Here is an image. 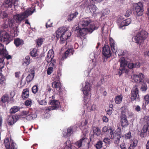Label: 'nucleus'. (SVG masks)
<instances>
[{"label":"nucleus","instance_id":"obj_1","mask_svg":"<svg viewBox=\"0 0 149 149\" xmlns=\"http://www.w3.org/2000/svg\"><path fill=\"white\" fill-rule=\"evenodd\" d=\"M35 10L34 8H29L22 13L14 15L13 16V18L16 22L20 23L22 20L32 14Z\"/></svg>","mask_w":149,"mask_h":149},{"label":"nucleus","instance_id":"obj_2","mask_svg":"<svg viewBox=\"0 0 149 149\" xmlns=\"http://www.w3.org/2000/svg\"><path fill=\"white\" fill-rule=\"evenodd\" d=\"M71 35L65 27L59 28L56 31V37L58 38H60V42L61 44L65 42Z\"/></svg>","mask_w":149,"mask_h":149},{"label":"nucleus","instance_id":"obj_3","mask_svg":"<svg viewBox=\"0 0 149 149\" xmlns=\"http://www.w3.org/2000/svg\"><path fill=\"white\" fill-rule=\"evenodd\" d=\"M133 10L134 14L137 16H142L144 10L143 4L141 2L134 4Z\"/></svg>","mask_w":149,"mask_h":149},{"label":"nucleus","instance_id":"obj_4","mask_svg":"<svg viewBox=\"0 0 149 149\" xmlns=\"http://www.w3.org/2000/svg\"><path fill=\"white\" fill-rule=\"evenodd\" d=\"M54 96H52L51 100L50 99L49 104L52 105L49 107H46L45 108L46 111H50L53 110L57 109L59 108L60 106L59 102L57 100L54 99Z\"/></svg>","mask_w":149,"mask_h":149},{"label":"nucleus","instance_id":"obj_5","mask_svg":"<svg viewBox=\"0 0 149 149\" xmlns=\"http://www.w3.org/2000/svg\"><path fill=\"white\" fill-rule=\"evenodd\" d=\"M139 89L137 86L135 85L132 88L131 93V100L132 101L136 100L139 101L140 100L139 94Z\"/></svg>","mask_w":149,"mask_h":149},{"label":"nucleus","instance_id":"obj_6","mask_svg":"<svg viewBox=\"0 0 149 149\" xmlns=\"http://www.w3.org/2000/svg\"><path fill=\"white\" fill-rule=\"evenodd\" d=\"M133 80L135 82L138 83H143L145 79V76L140 73L138 74H134L132 76Z\"/></svg>","mask_w":149,"mask_h":149},{"label":"nucleus","instance_id":"obj_7","mask_svg":"<svg viewBox=\"0 0 149 149\" xmlns=\"http://www.w3.org/2000/svg\"><path fill=\"white\" fill-rule=\"evenodd\" d=\"M10 36L5 31H0V41L2 42H9Z\"/></svg>","mask_w":149,"mask_h":149},{"label":"nucleus","instance_id":"obj_8","mask_svg":"<svg viewBox=\"0 0 149 149\" xmlns=\"http://www.w3.org/2000/svg\"><path fill=\"white\" fill-rule=\"evenodd\" d=\"M98 23L97 21H91L88 29L89 32L92 33L94 30L98 29Z\"/></svg>","mask_w":149,"mask_h":149},{"label":"nucleus","instance_id":"obj_9","mask_svg":"<svg viewBox=\"0 0 149 149\" xmlns=\"http://www.w3.org/2000/svg\"><path fill=\"white\" fill-rule=\"evenodd\" d=\"M15 0H5L2 5V7L4 8H11L15 6Z\"/></svg>","mask_w":149,"mask_h":149},{"label":"nucleus","instance_id":"obj_10","mask_svg":"<svg viewBox=\"0 0 149 149\" xmlns=\"http://www.w3.org/2000/svg\"><path fill=\"white\" fill-rule=\"evenodd\" d=\"M102 53L103 55L107 57L111 56V53L109 46L107 45H105L103 48Z\"/></svg>","mask_w":149,"mask_h":149},{"label":"nucleus","instance_id":"obj_11","mask_svg":"<svg viewBox=\"0 0 149 149\" xmlns=\"http://www.w3.org/2000/svg\"><path fill=\"white\" fill-rule=\"evenodd\" d=\"M91 86L88 82L85 83V85L83 88L82 91L85 96H87L91 93Z\"/></svg>","mask_w":149,"mask_h":149},{"label":"nucleus","instance_id":"obj_12","mask_svg":"<svg viewBox=\"0 0 149 149\" xmlns=\"http://www.w3.org/2000/svg\"><path fill=\"white\" fill-rule=\"evenodd\" d=\"M4 144L6 149H15V146L16 145L15 143L13 142L10 143L8 138L4 140Z\"/></svg>","mask_w":149,"mask_h":149},{"label":"nucleus","instance_id":"obj_13","mask_svg":"<svg viewBox=\"0 0 149 149\" xmlns=\"http://www.w3.org/2000/svg\"><path fill=\"white\" fill-rule=\"evenodd\" d=\"M131 22V19L128 18L125 20H123L121 22H118V25L119 28H122L123 27L127 26L130 24Z\"/></svg>","mask_w":149,"mask_h":149},{"label":"nucleus","instance_id":"obj_14","mask_svg":"<svg viewBox=\"0 0 149 149\" xmlns=\"http://www.w3.org/2000/svg\"><path fill=\"white\" fill-rule=\"evenodd\" d=\"M121 128L118 127L115 132V134L113 135V139L116 140L117 142H119L121 137Z\"/></svg>","mask_w":149,"mask_h":149},{"label":"nucleus","instance_id":"obj_15","mask_svg":"<svg viewBox=\"0 0 149 149\" xmlns=\"http://www.w3.org/2000/svg\"><path fill=\"white\" fill-rule=\"evenodd\" d=\"M120 67L121 70H125L127 64V62L124 58L121 57L119 59Z\"/></svg>","mask_w":149,"mask_h":149},{"label":"nucleus","instance_id":"obj_16","mask_svg":"<svg viewBox=\"0 0 149 149\" xmlns=\"http://www.w3.org/2000/svg\"><path fill=\"white\" fill-rule=\"evenodd\" d=\"M120 122L121 125L123 127L127 126L128 124V122L127 120L126 116L125 114L122 115L121 117Z\"/></svg>","mask_w":149,"mask_h":149},{"label":"nucleus","instance_id":"obj_17","mask_svg":"<svg viewBox=\"0 0 149 149\" xmlns=\"http://www.w3.org/2000/svg\"><path fill=\"white\" fill-rule=\"evenodd\" d=\"M91 21L88 18L84 19L80 22L79 25L82 27H85L89 25Z\"/></svg>","mask_w":149,"mask_h":149},{"label":"nucleus","instance_id":"obj_18","mask_svg":"<svg viewBox=\"0 0 149 149\" xmlns=\"http://www.w3.org/2000/svg\"><path fill=\"white\" fill-rule=\"evenodd\" d=\"M109 41L110 45L112 52L114 53H116L117 51V47L114 40L112 38H111L109 39Z\"/></svg>","mask_w":149,"mask_h":149},{"label":"nucleus","instance_id":"obj_19","mask_svg":"<svg viewBox=\"0 0 149 149\" xmlns=\"http://www.w3.org/2000/svg\"><path fill=\"white\" fill-rule=\"evenodd\" d=\"M88 141V139L85 137H83L81 139L76 142L75 144L79 148L81 147L82 145H84Z\"/></svg>","mask_w":149,"mask_h":149},{"label":"nucleus","instance_id":"obj_20","mask_svg":"<svg viewBox=\"0 0 149 149\" xmlns=\"http://www.w3.org/2000/svg\"><path fill=\"white\" fill-rule=\"evenodd\" d=\"M115 129L113 127L111 126H109L107 132L106 133L107 136L110 137L111 139H113V135L114 134Z\"/></svg>","mask_w":149,"mask_h":149},{"label":"nucleus","instance_id":"obj_21","mask_svg":"<svg viewBox=\"0 0 149 149\" xmlns=\"http://www.w3.org/2000/svg\"><path fill=\"white\" fill-rule=\"evenodd\" d=\"M142 40H144L148 37V33L147 32L144 30H141L138 33Z\"/></svg>","mask_w":149,"mask_h":149},{"label":"nucleus","instance_id":"obj_22","mask_svg":"<svg viewBox=\"0 0 149 149\" xmlns=\"http://www.w3.org/2000/svg\"><path fill=\"white\" fill-rule=\"evenodd\" d=\"M53 88H55L59 92L61 91V85L60 82L54 81L52 83Z\"/></svg>","mask_w":149,"mask_h":149},{"label":"nucleus","instance_id":"obj_23","mask_svg":"<svg viewBox=\"0 0 149 149\" xmlns=\"http://www.w3.org/2000/svg\"><path fill=\"white\" fill-rule=\"evenodd\" d=\"M17 116L9 117L8 120V124L10 125H13L17 121Z\"/></svg>","mask_w":149,"mask_h":149},{"label":"nucleus","instance_id":"obj_24","mask_svg":"<svg viewBox=\"0 0 149 149\" xmlns=\"http://www.w3.org/2000/svg\"><path fill=\"white\" fill-rule=\"evenodd\" d=\"M139 35L138 33L135 36L133 37L132 40L133 42L139 44L142 42V40Z\"/></svg>","mask_w":149,"mask_h":149},{"label":"nucleus","instance_id":"obj_25","mask_svg":"<svg viewBox=\"0 0 149 149\" xmlns=\"http://www.w3.org/2000/svg\"><path fill=\"white\" fill-rule=\"evenodd\" d=\"M89 32L87 28H82L79 30V34L81 36L86 35L88 32Z\"/></svg>","mask_w":149,"mask_h":149},{"label":"nucleus","instance_id":"obj_26","mask_svg":"<svg viewBox=\"0 0 149 149\" xmlns=\"http://www.w3.org/2000/svg\"><path fill=\"white\" fill-rule=\"evenodd\" d=\"M29 90L28 88L24 89L23 90L22 96L24 99L27 98L29 96Z\"/></svg>","mask_w":149,"mask_h":149},{"label":"nucleus","instance_id":"obj_27","mask_svg":"<svg viewBox=\"0 0 149 149\" xmlns=\"http://www.w3.org/2000/svg\"><path fill=\"white\" fill-rule=\"evenodd\" d=\"M123 98V96L121 94L116 96L115 98L116 103L117 104H120L122 101Z\"/></svg>","mask_w":149,"mask_h":149},{"label":"nucleus","instance_id":"obj_28","mask_svg":"<svg viewBox=\"0 0 149 149\" xmlns=\"http://www.w3.org/2000/svg\"><path fill=\"white\" fill-rule=\"evenodd\" d=\"M88 7L91 13L94 14L96 13V11L97 8L95 5L94 4L90 5L88 6Z\"/></svg>","mask_w":149,"mask_h":149},{"label":"nucleus","instance_id":"obj_29","mask_svg":"<svg viewBox=\"0 0 149 149\" xmlns=\"http://www.w3.org/2000/svg\"><path fill=\"white\" fill-rule=\"evenodd\" d=\"M14 42L15 45L17 47L19 45H22L23 44V40L18 38H17L15 39L14 40Z\"/></svg>","mask_w":149,"mask_h":149},{"label":"nucleus","instance_id":"obj_30","mask_svg":"<svg viewBox=\"0 0 149 149\" xmlns=\"http://www.w3.org/2000/svg\"><path fill=\"white\" fill-rule=\"evenodd\" d=\"M7 52L3 45L0 43V54L6 55Z\"/></svg>","mask_w":149,"mask_h":149},{"label":"nucleus","instance_id":"obj_31","mask_svg":"<svg viewBox=\"0 0 149 149\" xmlns=\"http://www.w3.org/2000/svg\"><path fill=\"white\" fill-rule=\"evenodd\" d=\"M13 23L14 20L11 19H9L6 20L5 23L7 25V27H8V26L12 27L13 25Z\"/></svg>","mask_w":149,"mask_h":149},{"label":"nucleus","instance_id":"obj_32","mask_svg":"<svg viewBox=\"0 0 149 149\" xmlns=\"http://www.w3.org/2000/svg\"><path fill=\"white\" fill-rule=\"evenodd\" d=\"M88 123V120H85L84 123V125L83 126L82 128V129L84 132L86 133L88 132V130L87 129L88 126L86 125Z\"/></svg>","mask_w":149,"mask_h":149},{"label":"nucleus","instance_id":"obj_33","mask_svg":"<svg viewBox=\"0 0 149 149\" xmlns=\"http://www.w3.org/2000/svg\"><path fill=\"white\" fill-rule=\"evenodd\" d=\"M145 101V104H143L142 107L144 109L146 105H147L149 103V95L147 94L144 97Z\"/></svg>","mask_w":149,"mask_h":149},{"label":"nucleus","instance_id":"obj_34","mask_svg":"<svg viewBox=\"0 0 149 149\" xmlns=\"http://www.w3.org/2000/svg\"><path fill=\"white\" fill-rule=\"evenodd\" d=\"M93 129L94 134L97 136H98L101 134V130L98 127H94Z\"/></svg>","mask_w":149,"mask_h":149},{"label":"nucleus","instance_id":"obj_35","mask_svg":"<svg viewBox=\"0 0 149 149\" xmlns=\"http://www.w3.org/2000/svg\"><path fill=\"white\" fill-rule=\"evenodd\" d=\"M78 13L75 12L74 13L70 15L68 17V20L69 21H70L72 20L73 18L76 17V16L78 15Z\"/></svg>","mask_w":149,"mask_h":149},{"label":"nucleus","instance_id":"obj_36","mask_svg":"<svg viewBox=\"0 0 149 149\" xmlns=\"http://www.w3.org/2000/svg\"><path fill=\"white\" fill-rule=\"evenodd\" d=\"M29 111H22L20 115L17 116V117L18 119L23 118V116H26L29 114Z\"/></svg>","mask_w":149,"mask_h":149},{"label":"nucleus","instance_id":"obj_37","mask_svg":"<svg viewBox=\"0 0 149 149\" xmlns=\"http://www.w3.org/2000/svg\"><path fill=\"white\" fill-rule=\"evenodd\" d=\"M19 110V108L17 106H14L10 109L11 113H15Z\"/></svg>","mask_w":149,"mask_h":149},{"label":"nucleus","instance_id":"obj_38","mask_svg":"<svg viewBox=\"0 0 149 149\" xmlns=\"http://www.w3.org/2000/svg\"><path fill=\"white\" fill-rule=\"evenodd\" d=\"M142 86L141 87V90L142 92L146 91L147 89V87L146 84L144 82L141 83Z\"/></svg>","mask_w":149,"mask_h":149},{"label":"nucleus","instance_id":"obj_39","mask_svg":"<svg viewBox=\"0 0 149 149\" xmlns=\"http://www.w3.org/2000/svg\"><path fill=\"white\" fill-rule=\"evenodd\" d=\"M30 54L31 56L33 57H35L38 55L37 52V49H36L34 48L31 50Z\"/></svg>","mask_w":149,"mask_h":149},{"label":"nucleus","instance_id":"obj_40","mask_svg":"<svg viewBox=\"0 0 149 149\" xmlns=\"http://www.w3.org/2000/svg\"><path fill=\"white\" fill-rule=\"evenodd\" d=\"M95 147L97 149H99L102 147V141H99L97 142L95 145Z\"/></svg>","mask_w":149,"mask_h":149},{"label":"nucleus","instance_id":"obj_41","mask_svg":"<svg viewBox=\"0 0 149 149\" xmlns=\"http://www.w3.org/2000/svg\"><path fill=\"white\" fill-rule=\"evenodd\" d=\"M9 100V97L7 95H3L1 98V101L5 103L6 102H8Z\"/></svg>","mask_w":149,"mask_h":149},{"label":"nucleus","instance_id":"obj_42","mask_svg":"<svg viewBox=\"0 0 149 149\" xmlns=\"http://www.w3.org/2000/svg\"><path fill=\"white\" fill-rule=\"evenodd\" d=\"M34 76V75L33 74L28 75L26 78V81L28 82H30L33 79Z\"/></svg>","mask_w":149,"mask_h":149},{"label":"nucleus","instance_id":"obj_43","mask_svg":"<svg viewBox=\"0 0 149 149\" xmlns=\"http://www.w3.org/2000/svg\"><path fill=\"white\" fill-rule=\"evenodd\" d=\"M123 137L126 139H130L132 137L131 132H129L128 133L125 134L124 135Z\"/></svg>","mask_w":149,"mask_h":149},{"label":"nucleus","instance_id":"obj_44","mask_svg":"<svg viewBox=\"0 0 149 149\" xmlns=\"http://www.w3.org/2000/svg\"><path fill=\"white\" fill-rule=\"evenodd\" d=\"M148 124L145 125L144 126L143 128L142 129L141 131V133L142 134L143 133V134H144L145 133L147 132L148 129Z\"/></svg>","mask_w":149,"mask_h":149},{"label":"nucleus","instance_id":"obj_45","mask_svg":"<svg viewBox=\"0 0 149 149\" xmlns=\"http://www.w3.org/2000/svg\"><path fill=\"white\" fill-rule=\"evenodd\" d=\"M47 56L53 58L54 57V52L53 50L52 49L48 51Z\"/></svg>","mask_w":149,"mask_h":149},{"label":"nucleus","instance_id":"obj_46","mask_svg":"<svg viewBox=\"0 0 149 149\" xmlns=\"http://www.w3.org/2000/svg\"><path fill=\"white\" fill-rule=\"evenodd\" d=\"M137 143V140L136 139H134L132 141V143L130 144V146H131L132 148H134L136 146Z\"/></svg>","mask_w":149,"mask_h":149},{"label":"nucleus","instance_id":"obj_47","mask_svg":"<svg viewBox=\"0 0 149 149\" xmlns=\"http://www.w3.org/2000/svg\"><path fill=\"white\" fill-rule=\"evenodd\" d=\"M65 148H70L71 147V142L70 141L68 140L64 144Z\"/></svg>","mask_w":149,"mask_h":149},{"label":"nucleus","instance_id":"obj_48","mask_svg":"<svg viewBox=\"0 0 149 149\" xmlns=\"http://www.w3.org/2000/svg\"><path fill=\"white\" fill-rule=\"evenodd\" d=\"M8 16V14L4 11H1L0 14V16L2 18H7Z\"/></svg>","mask_w":149,"mask_h":149},{"label":"nucleus","instance_id":"obj_49","mask_svg":"<svg viewBox=\"0 0 149 149\" xmlns=\"http://www.w3.org/2000/svg\"><path fill=\"white\" fill-rule=\"evenodd\" d=\"M72 128L71 127H69L67 129V131L66 132V131L65 130V131H64V132H65L66 133V135L68 136H70L71 135V134L72 133Z\"/></svg>","mask_w":149,"mask_h":149},{"label":"nucleus","instance_id":"obj_50","mask_svg":"<svg viewBox=\"0 0 149 149\" xmlns=\"http://www.w3.org/2000/svg\"><path fill=\"white\" fill-rule=\"evenodd\" d=\"M56 63V60L54 59H53V60L51 61V62L50 63L49 67L52 68L53 69L55 67V64Z\"/></svg>","mask_w":149,"mask_h":149},{"label":"nucleus","instance_id":"obj_51","mask_svg":"<svg viewBox=\"0 0 149 149\" xmlns=\"http://www.w3.org/2000/svg\"><path fill=\"white\" fill-rule=\"evenodd\" d=\"M32 92L34 94L36 93L38 91V88L36 86H34L32 88Z\"/></svg>","mask_w":149,"mask_h":149},{"label":"nucleus","instance_id":"obj_52","mask_svg":"<svg viewBox=\"0 0 149 149\" xmlns=\"http://www.w3.org/2000/svg\"><path fill=\"white\" fill-rule=\"evenodd\" d=\"M53 71V69L52 68L49 67L47 70V73L48 75H50Z\"/></svg>","mask_w":149,"mask_h":149},{"label":"nucleus","instance_id":"obj_53","mask_svg":"<svg viewBox=\"0 0 149 149\" xmlns=\"http://www.w3.org/2000/svg\"><path fill=\"white\" fill-rule=\"evenodd\" d=\"M110 137H109V138L108 137L105 138L104 139L103 141L105 143L108 144L110 143Z\"/></svg>","mask_w":149,"mask_h":149},{"label":"nucleus","instance_id":"obj_54","mask_svg":"<svg viewBox=\"0 0 149 149\" xmlns=\"http://www.w3.org/2000/svg\"><path fill=\"white\" fill-rule=\"evenodd\" d=\"M25 59L26 60V61L24 62V63L26 65H28L30 63V60L29 59V56H26L25 57Z\"/></svg>","mask_w":149,"mask_h":149},{"label":"nucleus","instance_id":"obj_55","mask_svg":"<svg viewBox=\"0 0 149 149\" xmlns=\"http://www.w3.org/2000/svg\"><path fill=\"white\" fill-rule=\"evenodd\" d=\"M72 50L71 49H68L65 52L64 56H65V58H66L67 56H68V55L71 52Z\"/></svg>","mask_w":149,"mask_h":149},{"label":"nucleus","instance_id":"obj_56","mask_svg":"<svg viewBox=\"0 0 149 149\" xmlns=\"http://www.w3.org/2000/svg\"><path fill=\"white\" fill-rule=\"evenodd\" d=\"M110 12V10L108 9H104L102 11V13L104 15H107L109 14Z\"/></svg>","mask_w":149,"mask_h":149},{"label":"nucleus","instance_id":"obj_57","mask_svg":"<svg viewBox=\"0 0 149 149\" xmlns=\"http://www.w3.org/2000/svg\"><path fill=\"white\" fill-rule=\"evenodd\" d=\"M32 104V101L31 100H26L25 102V104L26 106H31Z\"/></svg>","mask_w":149,"mask_h":149},{"label":"nucleus","instance_id":"obj_58","mask_svg":"<svg viewBox=\"0 0 149 149\" xmlns=\"http://www.w3.org/2000/svg\"><path fill=\"white\" fill-rule=\"evenodd\" d=\"M52 22H51L50 20H49L46 24V27L47 28L49 27H51L52 26Z\"/></svg>","mask_w":149,"mask_h":149},{"label":"nucleus","instance_id":"obj_59","mask_svg":"<svg viewBox=\"0 0 149 149\" xmlns=\"http://www.w3.org/2000/svg\"><path fill=\"white\" fill-rule=\"evenodd\" d=\"M42 39L41 38H39L38 39L37 42V43L38 46H40L42 45Z\"/></svg>","mask_w":149,"mask_h":149},{"label":"nucleus","instance_id":"obj_60","mask_svg":"<svg viewBox=\"0 0 149 149\" xmlns=\"http://www.w3.org/2000/svg\"><path fill=\"white\" fill-rule=\"evenodd\" d=\"M109 127H107L106 126H105L102 128V132L104 133H106L107 132V130L109 129Z\"/></svg>","mask_w":149,"mask_h":149},{"label":"nucleus","instance_id":"obj_61","mask_svg":"<svg viewBox=\"0 0 149 149\" xmlns=\"http://www.w3.org/2000/svg\"><path fill=\"white\" fill-rule=\"evenodd\" d=\"M39 104L41 105H45L46 104L47 102L46 101L44 100H41L40 101H38Z\"/></svg>","mask_w":149,"mask_h":149},{"label":"nucleus","instance_id":"obj_62","mask_svg":"<svg viewBox=\"0 0 149 149\" xmlns=\"http://www.w3.org/2000/svg\"><path fill=\"white\" fill-rule=\"evenodd\" d=\"M128 67L130 69H132L134 68V63H129L128 64Z\"/></svg>","mask_w":149,"mask_h":149},{"label":"nucleus","instance_id":"obj_63","mask_svg":"<svg viewBox=\"0 0 149 149\" xmlns=\"http://www.w3.org/2000/svg\"><path fill=\"white\" fill-rule=\"evenodd\" d=\"M141 65L140 63L139 62H137L134 63V68H138L140 67Z\"/></svg>","mask_w":149,"mask_h":149},{"label":"nucleus","instance_id":"obj_64","mask_svg":"<svg viewBox=\"0 0 149 149\" xmlns=\"http://www.w3.org/2000/svg\"><path fill=\"white\" fill-rule=\"evenodd\" d=\"M144 121L148 124L149 123V117L148 116H145L144 118Z\"/></svg>","mask_w":149,"mask_h":149}]
</instances>
